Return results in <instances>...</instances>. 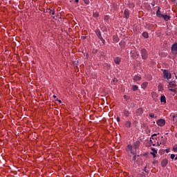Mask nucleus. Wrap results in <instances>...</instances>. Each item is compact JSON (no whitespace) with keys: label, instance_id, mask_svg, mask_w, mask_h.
Returning a JSON list of instances; mask_svg holds the SVG:
<instances>
[{"label":"nucleus","instance_id":"obj_1","mask_svg":"<svg viewBox=\"0 0 177 177\" xmlns=\"http://www.w3.org/2000/svg\"><path fill=\"white\" fill-rule=\"evenodd\" d=\"M127 151H130L131 153V154L133 155V156L132 158V161H136V151H133V149H132V145H128L127 147Z\"/></svg>","mask_w":177,"mask_h":177},{"label":"nucleus","instance_id":"obj_2","mask_svg":"<svg viewBox=\"0 0 177 177\" xmlns=\"http://www.w3.org/2000/svg\"><path fill=\"white\" fill-rule=\"evenodd\" d=\"M163 77L165 79H166V82H169V80L171 78V73L168 71L167 70H164L163 71Z\"/></svg>","mask_w":177,"mask_h":177},{"label":"nucleus","instance_id":"obj_3","mask_svg":"<svg viewBox=\"0 0 177 177\" xmlns=\"http://www.w3.org/2000/svg\"><path fill=\"white\" fill-rule=\"evenodd\" d=\"M141 56L143 60L147 59L149 54L147 53V50H146L145 48L141 50Z\"/></svg>","mask_w":177,"mask_h":177},{"label":"nucleus","instance_id":"obj_4","mask_svg":"<svg viewBox=\"0 0 177 177\" xmlns=\"http://www.w3.org/2000/svg\"><path fill=\"white\" fill-rule=\"evenodd\" d=\"M95 34L97 37H98V38L100 39V41H102V44H104V39L102 37V32L99 29L95 30Z\"/></svg>","mask_w":177,"mask_h":177},{"label":"nucleus","instance_id":"obj_5","mask_svg":"<svg viewBox=\"0 0 177 177\" xmlns=\"http://www.w3.org/2000/svg\"><path fill=\"white\" fill-rule=\"evenodd\" d=\"M171 53L173 55H177V43H174L172 46H171Z\"/></svg>","mask_w":177,"mask_h":177},{"label":"nucleus","instance_id":"obj_6","mask_svg":"<svg viewBox=\"0 0 177 177\" xmlns=\"http://www.w3.org/2000/svg\"><path fill=\"white\" fill-rule=\"evenodd\" d=\"M156 124L158 125V127H164V125H165V120L159 119L156 121Z\"/></svg>","mask_w":177,"mask_h":177},{"label":"nucleus","instance_id":"obj_7","mask_svg":"<svg viewBox=\"0 0 177 177\" xmlns=\"http://www.w3.org/2000/svg\"><path fill=\"white\" fill-rule=\"evenodd\" d=\"M140 146V141H136L133 144V146L132 147V149H134L135 150H136V149H139Z\"/></svg>","mask_w":177,"mask_h":177},{"label":"nucleus","instance_id":"obj_8","mask_svg":"<svg viewBox=\"0 0 177 177\" xmlns=\"http://www.w3.org/2000/svg\"><path fill=\"white\" fill-rule=\"evenodd\" d=\"M168 165V160L167 159H163L161 162V166L164 168Z\"/></svg>","mask_w":177,"mask_h":177},{"label":"nucleus","instance_id":"obj_9","mask_svg":"<svg viewBox=\"0 0 177 177\" xmlns=\"http://www.w3.org/2000/svg\"><path fill=\"white\" fill-rule=\"evenodd\" d=\"M160 9H161V8L158 7V10L156 11V16L161 19L162 18L163 15L161 14V11L160 10Z\"/></svg>","mask_w":177,"mask_h":177},{"label":"nucleus","instance_id":"obj_10","mask_svg":"<svg viewBox=\"0 0 177 177\" xmlns=\"http://www.w3.org/2000/svg\"><path fill=\"white\" fill-rule=\"evenodd\" d=\"M123 17H124V19L129 18V11H128V10H124V12L123 13Z\"/></svg>","mask_w":177,"mask_h":177},{"label":"nucleus","instance_id":"obj_11","mask_svg":"<svg viewBox=\"0 0 177 177\" xmlns=\"http://www.w3.org/2000/svg\"><path fill=\"white\" fill-rule=\"evenodd\" d=\"M142 114H143V109L142 108H139L138 109H137L136 115H142Z\"/></svg>","mask_w":177,"mask_h":177},{"label":"nucleus","instance_id":"obj_12","mask_svg":"<svg viewBox=\"0 0 177 177\" xmlns=\"http://www.w3.org/2000/svg\"><path fill=\"white\" fill-rule=\"evenodd\" d=\"M162 17V19H164V20L165 21H168V20H171V17L167 15H163V16Z\"/></svg>","mask_w":177,"mask_h":177},{"label":"nucleus","instance_id":"obj_13","mask_svg":"<svg viewBox=\"0 0 177 177\" xmlns=\"http://www.w3.org/2000/svg\"><path fill=\"white\" fill-rule=\"evenodd\" d=\"M152 151L151 152V154L153 156V158H156L157 154V150H156L154 148L151 149Z\"/></svg>","mask_w":177,"mask_h":177},{"label":"nucleus","instance_id":"obj_14","mask_svg":"<svg viewBox=\"0 0 177 177\" xmlns=\"http://www.w3.org/2000/svg\"><path fill=\"white\" fill-rule=\"evenodd\" d=\"M114 62L116 64H120L121 63V58L117 57L114 59Z\"/></svg>","mask_w":177,"mask_h":177},{"label":"nucleus","instance_id":"obj_15","mask_svg":"<svg viewBox=\"0 0 177 177\" xmlns=\"http://www.w3.org/2000/svg\"><path fill=\"white\" fill-rule=\"evenodd\" d=\"M147 85H149V83L147 82H145L141 84V87L142 88V89H146L147 88Z\"/></svg>","mask_w":177,"mask_h":177},{"label":"nucleus","instance_id":"obj_16","mask_svg":"<svg viewBox=\"0 0 177 177\" xmlns=\"http://www.w3.org/2000/svg\"><path fill=\"white\" fill-rule=\"evenodd\" d=\"M160 102L161 103H167V100L165 98V95H162L160 97Z\"/></svg>","mask_w":177,"mask_h":177},{"label":"nucleus","instance_id":"obj_17","mask_svg":"<svg viewBox=\"0 0 177 177\" xmlns=\"http://www.w3.org/2000/svg\"><path fill=\"white\" fill-rule=\"evenodd\" d=\"M123 114L125 117H129V111L124 109L123 111Z\"/></svg>","mask_w":177,"mask_h":177},{"label":"nucleus","instance_id":"obj_18","mask_svg":"<svg viewBox=\"0 0 177 177\" xmlns=\"http://www.w3.org/2000/svg\"><path fill=\"white\" fill-rule=\"evenodd\" d=\"M126 128H131V123L130 121H127L124 124Z\"/></svg>","mask_w":177,"mask_h":177},{"label":"nucleus","instance_id":"obj_19","mask_svg":"<svg viewBox=\"0 0 177 177\" xmlns=\"http://www.w3.org/2000/svg\"><path fill=\"white\" fill-rule=\"evenodd\" d=\"M140 80H142V77H140V76H138V75H136L133 77L134 81H140Z\"/></svg>","mask_w":177,"mask_h":177},{"label":"nucleus","instance_id":"obj_20","mask_svg":"<svg viewBox=\"0 0 177 177\" xmlns=\"http://www.w3.org/2000/svg\"><path fill=\"white\" fill-rule=\"evenodd\" d=\"M138 86H136V85H133L132 86V91H133L134 92L138 91Z\"/></svg>","mask_w":177,"mask_h":177},{"label":"nucleus","instance_id":"obj_21","mask_svg":"<svg viewBox=\"0 0 177 177\" xmlns=\"http://www.w3.org/2000/svg\"><path fill=\"white\" fill-rule=\"evenodd\" d=\"M142 37H144V38H149V33L144 32L142 33Z\"/></svg>","mask_w":177,"mask_h":177},{"label":"nucleus","instance_id":"obj_22","mask_svg":"<svg viewBox=\"0 0 177 177\" xmlns=\"http://www.w3.org/2000/svg\"><path fill=\"white\" fill-rule=\"evenodd\" d=\"M48 12L50 15H55V9H49Z\"/></svg>","mask_w":177,"mask_h":177},{"label":"nucleus","instance_id":"obj_23","mask_svg":"<svg viewBox=\"0 0 177 177\" xmlns=\"http://www.w3.org/2000/svg\"><path fill=\"white\" fill-rule=\"evenodd\" d=\"M169 85L171 86H174L175 85V82L174 81H171V82H169H169H167Z\"/></svg>","mask_w":177,"mask_h":177},{"label":"nucleus","instance_id":"obj_24","mask_svg":"<svg viewBox=\"0 0 177 177\" xmlns=\"http://www.w3.org/2000/svg\"><path fill=\"white\" fill-rule=\"evenodd\" d=\"M160 145H163V146H164V145H167V141L162 140L161 142H160Z\"/></svg>","mask_w":177,"mask_h":177},{"label":"nucleus","instance_id":"obj_25","mask_svg":"<svg viewBox=\"0 0 177 177\" xmlns=\"http://www.w3.org/2000/svg\"><path fill=\"white\" fill-rule=\"evenodd\" d=\"M156 135H157L156 133H154L152 135L151 138H150L151 143H153V141L151 140V139H156L154 136H156Z\"/></svg>","mask_w":177,"mask_h":177},{"label":"nucleus","instance_id":"obj_26","mask_svg":"<svg viewBox=\"0 0 177 177\" xmlns=\"http://www.w3.org/2000/svg\"><path fill=\"white\" fill-rule=\"evenodd\" d=\"M93 17H99V12H94Z\"/></svg>","mask_w":177,"mask_h":177},{"label":"nucleus","instance_id":"obj_27","mask_svg":"<svg viewBox=\"0 0 177 177\" xmlns=\"http://www.w3.org/2000/svg\"><path fill=\"white\" fill-rule=\"evenodd\" d=\"M112 84H113V85H115V84H117V79L114 78L112 81Z\"/></svg>","mask_w":177,"mask_h":177},{"label":"nucleus","instance_id":"obj_28","mask_svg":"<svg viewBox=\"0 0 177 177\" xmlns=\"http://www.w3.org/2000/svg\"><path fill=\"white\" fill-rule=\"evenodd\" d=\"M173 151H175L176 153H177V145H175V146L173 147Z\"/></svg>","mask_w":177,"mask_h":177},{"label":"nucleus","instance_id":"obj_29","mask_svg":"<svg viewBox=\"0 0 177 177\" xmlns=\"http://www.w3.org/2000/svg\"><path fill=\"white\" fill-rule=\"evenodd\" d=\"M169 90H170L171 92H175V91H176L174 88H172L171 86H169Z\"/></svg>","mask_w":177,"mask_h":177},{"label":"nucleus","instance_id":"obj_30","mask_svg":"<svg viewBox=\"0 0 177 177\" xmlns=\"http://www.w3.org/2000/svg\"><path fill=\"white\" fill-rule=\"evenodd\" d=\"M84 3H86V5H89V0H83Z\"/></svg>","mask_w":177,"mask_h":177},{"label":"nucleus","instance_id":"obj_31","mask_svg":"<svg viewBox=\"0 0 177 177\" xmlns=\"http://www.w3.org/2000/svg\"><path fill=\"white\" fill-rule=\"evenodd\" d=\"M170 158H171V160H174V158H175V154H171V155L170 156Z\"/></svg>","mask_w":177,"mask_h":177},{"label":"nucleus","instance_id":"obj_32","mask_svg":"<svg viewBox=\"0 0 177 177\" xmlns=\"http://www.w3.org/2000/svg\"><path fill=\"white\" fill-rule=\"evenodd\" d=\"M149 117H151V118H154V113H149Z\"/></svg>","mask_w":177,"mask_h":177},{"label":"nucleus","instance_id":"obj_33","mask_svg":"<svg viewBox=\"0 0 177 177\" xmlns=\"http://www.w3.org/2000/svg\"><path fill=\"white\" fill-rule=\"evenodd\" d=\"M116 120H117L118 122H120V117H118V118H116Z\"/></svg>","mask_w":177,"mask_h":177},{"label":"nucleus","instance_id":"obj_34","mask_svg":"<svg viewBox=\"0 0 177 177\" xmlns=\"http://www.w3.org/2000/svg\"><path fill=\"white\" fill-rule=\"evenodd\" d=\"M136 59H137V57H139V54H137L136 56H135Z\"/></svg>","mask_w":177,"mask_h":177},{"label":"nucleus","instance_id":"obj_35","mask_svg":"<svg viewBox=\"0 0 177 177\" xmlns=\"http://www.w3.org/2000/svg\"><path fill=\"white\" fill-rule=\"evenodd\" d=\"M75 2H76L77 3H78V2H80V0H75Z\"/></svg>","mask_w":177,"mask_h":177},{"label":"nucleus","instance_id":"obj_36","mask_svg":"<svg viewBox=\"0 0 177 177\" xmlns=\"http://www.w3.org/2000/svg\"><path fill=\"white\" fill-rule=\"evenodd\" d=\"M57 100V102H59V103H62V100Z\"/></svg>","mask_w":177,"mask_h":177},{"label":"nucleus","instance_id":"obj_37","mask_svg":"<svg viewBox=\"0 0 177 177\" xmlns=\"http://www.w3.org/2000/svg\"><path fill=\"white\" fill-rule=\"evenodd\" d=\"M53 97H54V99H56L57 97V96H56V95H53Z\"/></svg>","mask_w":177,"mask_h":177},{"label":"nucleus","instance_id":"obj_38","mask_svg":"<svg viewBox=\"0 0 177 177\" xmlns=\"http://www.w3.org/2000/svg\"><path fill=\"white\" fill-rule=\"evenodd\" d=\"M104 19H105V20H106V19H109V17L106 16V17H104Z\"/></svg>","mask_w":177,"mask_h":177},{"label":"nucleus","instance_id":"obj_39","mask_svg":"<svg viewBox=\"0 0 177 177\" xmlns=\"http://www.w3.org/2000/svg\"><path fill=\"white\" fill-rule=\"evenodd\" d=\"M160 145L161 144H160L159 142H157V146H160Z\"/></svg>","mask_w":177,"mask_h":177},{"label":"nucleus","instance_id":"obj_40","mask_svg":"<svg viewBox=\"0 0 177 177\" xmlns=\"http://www.w3.org/2000/svg\"><path fill=\"white\" fill-rule=\"evenodd\" d=\"M171 2H175L176 0H171Z\"/></svg>","mask_w":177,"mask_h":177},{"label":"nucleus","instance_id":"obj_41","mask_svg":"<svg viewBox=\"0 0 177 177\" xmlns=\"http://www.w3.org/2000/svg\"><path fill=\"white\" fill-rule=\"evenodd\" d=\"M175 160H177V154H176V158H175Z\"/></svg>","mask_w":177,"mask_h":177},{"label":"nucleus","instance_id":"obj_42","mask_svg":"<svg viewBox=\"0 0 177 177\" xmlns=\"http://www.w3.org/2000/svg\"><path fill=\"white\" fill-rule=\"evenodd\" d=\"M124 99L127 98V95H124Z\"/></svg>","mask_w":177,"mask_h":177},{"label":"nucleus","instance_id":"obj_43","mask_svg":"<svg viewBox=\"0 0 177 177\" xmlns=\"http://www.w3.org/2000/svg\"><path fill=\"white\" fill-rule=\"evenodd\" d=\"M144 171H146V167H145Z\"/></svg>","mask_w":177,"mask_h":177}]
</instances>
